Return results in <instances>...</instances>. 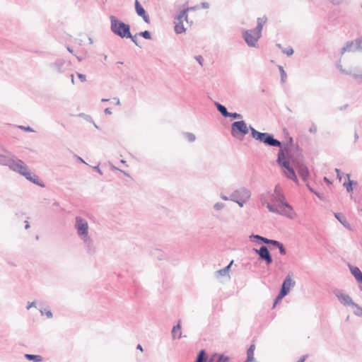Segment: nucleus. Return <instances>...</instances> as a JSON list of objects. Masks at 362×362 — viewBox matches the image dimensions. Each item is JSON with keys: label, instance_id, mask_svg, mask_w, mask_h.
<instances>
[{"label": "nucleus", "instance_id": "bb28decb", "mask_svg": "<svg viewBox=\"0 0 362 362\" xmlns=\"http://www.w3.org/2000/svg\"><path fill=\"white\" fill-rule=\"evenodd\" d=\"M334 217L345 227H348L349 223L347 222L346 218L340 213H334Z\"/></svg>", "mask_w": 362, "mask_h": 362}, {"label": "nucleus", "instance_id": "603ef678", "mask_svg": "<svg viewBox=\"0 0 362 362\" xmlns=\"http://www.w3.org/2000/svg\"><path fill=\"white\" fill-rule=\"evenodd\" d=\"M196 61L201 65L203 66L204 58L201 55H197L194 57Z\"/></svg>", "mask_w": 362, "mask_h": 362}, {"label": "nucleus", "instance_id": "c756f323", "mask_svg": "<svg viewBox=\"0 0 362 362\" xmlns=\"http://www.w3.org/2000/svg\"><path fill=\"white\" fill-rule=\"evenodd\" d=\"M286 144H288L290 149H291V147L293 146V145H295L293 144V139L292 137H290L289 139H288V141ZM285 155H286V158L290 161V159L293 158V157L291 156V150H290L288 154L286 153V152H285Z\"/></svg>", "mask_w": 362, "mask_h": 362}, {"label": "nucleus", "instance_id": "a19ab883", "mask_svg": "<svg viewBox=\"0 0 362 362\" xmlns=\"http://www.w3.org/2000/svg\"><path fill=\"white\" fill-rule=\"evenodd\" d=\"M356 47L358 51L362 52V37L356 39Z\"/></svg>", "mask_w": 362, "mask_h": 362}, {"label": "nucleus", "instance_id": "9b49d317", "mask_svg": "<svg viewBox=\"0 0 362 362\" xmlns=\"http://www.w3.org/2000/svg\"><path fill=\"white\" fill-rule=\"evenodd\" d=\"M278 214H281L288 218L293 219L295 216V213L293 212L292 206L287 203L286 202H284L282 203L279 204L278 205Z\"/></svg>", "mask_w": 362, "mask_h": 362}, {"label": "nucleus", "instance_id": "0eeeda50", "mask_svg": "<svg viewBox=\"0 0 362 362\" xmlns=\"http://www.w3.org/2000/svg\"><path fill=\"white\" fill-rule=\"evenodd\" d=\"M254 252L259 255V259L264 261L267 266L273 262V258L267 247L262 245L259 249H253Z\"/></svg>", "mask_w": 362, "mask_h": 362}, {"label": "nucleus", "instance_id": "c9c22d12", "mask_svg": "<svg viewBox=\"0 0 362 362\" xmlns=\"http://www.w3.org/2000/svg\"><path fill=\"white\" fill-rule=\"evenodd\" d=\"M184 135L185 136V138L189 141V142H193L195 141L196 139V136L195 135L193 134V133H191V132H185L184 133Z\"/></svg>", "mask_w": 362, "mask_h": 362}, {"label": "nucleus", "instance_id": "c85d7f7f", "mask_svg": "<svg viewBox=\"0 0 362 362\" xmlns=\"http://www.w3.org/2000/svg\"><path fill=\"white\" fill-rule=\"evenodd\" d=\"M270 197V192L263 193L259 195V200L262 205H267L268 202V197Z\"/></svg>", "mask_w": 362, "mask_h": 362}, {"label": "nucleus", "instance_id": "7c9ffc66", "mask_svg": "<svg viewBox=\"0 0 362 362\" xmlns=\"http://www.w3.org/2000/svg\"><path fill=\"white\" fill-rule=\"evenodd\" d=\"M255 349V345L251 344L247 350V358H250L252 359L255 360V357H254Z\"/></svg>", "mask_w": 362, "mask_h": 362}, {"label": "nucleus", "instance_id": "20e7f679", "mask_svg": "<svg viewBox=\"0 0 362 362\" xmlns=\"http://www.w3.org/2000/svg\"><path fill=\"white\" fill-rule=\"evenodd\" d=\"M250 127H247L244 120L236 121L231 124V134L233 137L238 138V135L245 136L249 132Z\"/></svg>", "mask_w": 362, "mask_h": 362}, {"label": "nucleus", "instance_id": "49530a36", "mask_svg": "<svg viewBox=\"0 0 362 362\" xmlns=\"http://www.w3.org/2000/svg\"><path fill=\"white\" fill-rule=\"evenodd\" d=\"M293 152L297 156L300 155V148L298 144L293 145V147H291V152Z\"/></svg>", "mask_w": 362, "mask_h": 362}, {"label": "nucleus", "instance_id": "680f3d73", "mask_svg": "<svg viewBox=\"0 0 362 362\" xmlns=\"http://www.w3.org/2000/svg\"><path fill=\"white\" fill-rule=\"evenodd\" d=\"M35 306H36V303H35V301H33V302H32V303H29V304L27 305L26 308H27L28 310H29V309H30V308H31L32 307H35Z\"/></svg>", "mask_w": 362, "mask_h": 362}, {"label": "nucleus", "instance_id": "dca6fc26", "mask_svg": "<svg viewBox=\"0 0 362 362\" xmlns=\"http://www.w3.org/2000/svg\"><path fill=\"white\" fill-rule=\"evenodd\" d=\"M81 240L83 241L84 247L88 254L93 255L95 252V247L93 240L89 235L82 238Z\"/></svg>", "mask_w": 362, "mask_h": 362}, {"label": "nucleus", "instance_id": "423d86ee", "mask_svg": "<svg viewBox=\"0 0 362 362\" xmlns=\"http://www.w3.org/2000/svg\"><path fill=\"white\" fill-rule=\"evenodd\" d=\"M290 165L293 168L294 167L297 170L298 175L304 181L307 180L309 177V171L304 163L293 158L290 159Z\"/></svg>", "mask_w": 362, "mask_h": 362}, {"label": "nucleus", "instance_id": "774afa93", "mask_svg": "<svg viewBox=\"0 0 362 362\" xmlns=\"http://www.w3.org/2000/svg\"><path fill=\"white\" fill-rule=\"evenodd\" d=\"M104 112H105V113L106 115H111L112 114V111H111L110 108H109V107L105 108Z\"/></svg>", "mask_w": 362, "mask_h": 362}, {"label": "nucleus", "instance_id": "f03ea898", "mask_svg": "<svg viewBox=\"0 0 362 362\" xmlns=\"http://www.w3.org/2000/svg\"><path fill=\"white\" fill-rule=\"evenodd\" d=\"M0 165L8 167L11 170L24 176L26 180L41 187L45 186L37 175L30 172L24 161L6 149H3L0 153Z\"/></svg>", "mask_w": 362, "mask_h": 362}, {"label": "nucleus", "instance_id": "3c124183", "mask_svg": "<svg viewBox=\"0 0 362 362\" xmlns=\"http://www.w3.org/2000/svg\"><path fill=\"white\" fill-rule=\"evenodd\" d=\"M277 248L279 250V253L281 255H285L286 254V250L282 243Z\"/></svg>", "mask_w": 362, "mask_h": 362}, {"label": "nucleus", "instance_id": "2eb2a0df", "mask_svg": "<svg viewBox=\"0 0 362 362\" xmlns=\"http://www.w3.org/2000/svg\"><path fill=\"white\" fill-rule=\"evenodd\" d=\"M348 267L350 269L351 274L354 276L356 281L361 284L359 286V289L362 291V272L360 270L358 267L353 266L350 264H348Z\"/></svg>", "mask_w": 362, "mask_h": 362}, {"label": "nucleus", "instance_id": "9d476101", "mask_svg": "<svg viewBox=\"0 0 362 362\" xmlns=\"http://www.w3.org/2000/svg\"><path fill=\"white\" fill-rule=\"evenodd\" d=\"M292 275V273H289L283 281L279 291L281 295L287 296L290 290L295 286L296 281L291 279Z\"/></svg>", "mask_w": 362, "mask_h": 362}, {"label": "nucleus", "instance_id": "09e8293b", "mask_svg": "<svg viewBox=\"0 0 362 362\" xmlns=\"http://www.w3.org/2000/svg\"><path fill=\"white\" fill-rule=\"evenodd\" d=\"M249 199H236L237 201H233L237 203L240 207H243L244 204Z\"/></svg>", "mask_w": 362, "mask_h": 362}, {"label": "nucleus", "instance_id": "bf43d9fd", "mask_svg": "<svg viewBox=\"0 0 362 362\" xmlns=\"http://www.w3.org/2000/svg\"><path fill=\"white\" fill-rule=\"evenodd\" d=\"M333 5H339L342 3V0H329Z\"/></svg>", "mask_w": 362, "mask_h": 362}, {"label": "nucleus", "instance_id": "8fccbe9b", "mask_svg": "<svg viewBox=\"0 0 362 362\" xmlns=\"http://www.w3.org/2000/svg\"><path fill=\"white\" fill-rule=\"evenodd\" d=\"M137 34L135 35H132L131 34V37H127L126 38H129L132 40V41L135 44V45L138 46V47H140L139 43H138V40H137Z\"/></svg>", "mask_w": 362, "mask_h": 362}, {"label": "nucleus", "instance_id": "ddd939ff", "mask_svg": "<svg viewBox=\"0 0 362 362\" xmlns=\"http://www.w3.org/2000/svg\"><path fill=\"white\" fill-rule=\"evenodd\" d=\"M334 294L337 298L339 301L344 305L351 306L354 305V302L352 300L351 298L349 295L344 293L341 290H334Z\"/></svg>", "mask_w": 362, "mask_h": 362}, {"label": "nucleus", "instance_id": "e433bc0d", "mask_svg": "<svg viewBox=\"0 0 362 362\" xmlns=\"http://www.w3.org/2000/svg\"><path fill=\"white\" fill-rule=\"evenodd\" d=\"M229 361L230 358L228 356H224L223 354H220L216 362H229ZM209 362H212V361H210Z\"/></svg>", "mask_w": 362, "mask_h": 362}, {"label": "nucleus", "instance_id": "4be33fe9", "mask_svg": "<svg viewBox=\"0 0 362 362\" xmlns=\"http://www.w3.org/2000/svg\"><path fill=\"white\" fill-rule=\"evenodd\" d=\"M208 355L204 349H201L196 357L195 362H207Z\"/></svg>", "mask_w": 362, "mask_h": 362}, {"label": "nucleus", "instance_id": "338daca9", "mask_svg": "<svg viewBox=\"0 0 362 362\" xmlns=\"http://www.w3.org/2000/svg\"><path fill=\"white\" fill-rule=\"evenodd\" d=\"M306 358H307V355H304L299 360H298L296 362H305Z\"/></svg>", "mask_w": 362, "mask_h": 362}, {"label": "nucleus", "instance_id": "cd10ccee", "mask_svg": "<svg viewBox=\"0 0 362 362\" xmlns=\"http://www.w3.org/2000/svg\"><path fill=\"white\" fill-rule=\"evenodd\" d=\"M185 30H186V29L184 27L182 21H179V22L177 23H176L175 25V32L177 34H182V33H185Z\"/></svg>", "mask_w": 362, "mask_h": 362}, {"label": "nucleus", "instance_id": "864d4df0", "mask_svg": "<svg viewBox=\"0 0 362 362\" xmlns=\"http://www.w3.org/2000/svg\"><path fill=\"white\" fill-rule=\"evenodd\" d=\"M20 129L25 131V132H34V130L29 126H27V127H25V126H19L18 127Z\"/></svg>", "mask_w": 362, "mask_h": 362}, {"label": "nucleus", "instance_id": "aec40b11", "mask_svg": "<svg viewBox=\"0 0 362 362\" xmlns=\"http://www.w3.org/2000/svg\"><path fill=\"white\" fill-rule=\"evenodd\" d=\"M349 71H351V76L355 79V80H362V69L360 67H354L351 69H349Z\"/></svg>", "mask_w": 362, "mask_h": 362}, {"label": "nucleus", "instance_id": "5701e85b", "mask_svg": "<svg viewBox=\"0 0 362 362\" xmlns=\"http://www.w3.org/2000/svg\"><path fill=\"white\" fill-rule=\"evenodd\" d=\"M214 105L223 117H227L229 112L227 110V108L224 105L218 102H215Z\"/></svg>", "mask_w": 362, "mask_h": 362}, {"label": "nucleus", "instance_id": "f3484780", "mask_svg": "<svg viewBox=\"0 0 362 362\" xmlns=\"http://www.w3.org/2000/svg\"><path fill=\"white\" fill-rule=\"evenodd\" d=\"M267 18L265 16H264L263 17H261V18H257V25L256 28L254 29H250V30L252 31H253L254 33L256 34L259 37H261L263 26L267 23Z\"/></svg>", "mask_w": 362, "mask_h": 362}, {"label": "nucleus", "instance_id": "39448f33", "mask_svg": "<svg viewBox=\"0 0 362 362\" xmlns=\"http://www.w3.org/2000/svg\"><path fill=\"white\" fill-rule=\"evenodd\" d=\"M74 227L76 230L78 236L80 238L88 236V221L81 216L75 218Z\"/></svg>", "mask_w": 362, "mask_h": 362}, {"label": "nucleus", "instance_id": "4c0bfd02", "mask_svg": "<svg viewBox=\"0 0 362 362\" xmlns=\"http://www.w3.org/2000/svg\"><path fill=\"white\" fill-rule=\"evenodd\" d=\"M227 117H230L232 119H242L243 116H242V115L237 113V112H228Z\"/></svg>", "mask_w": 362, "mask_h": 362}, {"label": "nucleus", "instance_id": "e2e57ef3", "mask_svg": "<svg viewBox=\"0 0 362 362\" xmlns=\"http://www.w3.org/2000/svg\"><path fill=\"white\" fill-rule=\"evenodd\" d=\"M273 193H276V194L277 193H282L279 185H276L274 191Z\"/></svg>", "mask_w": 362, "mask_h": 362}, {"label": "nucleus", "instance_id": "4d7b16f0", "mask_svg": "<svg viewBox=\"0 0 362 362\" xmlns=\"http://www.w3.org/2000/svg\"><path fill=\"white\" fill-rule=\"evenodd\" d=\"M309 132L310 133H315L317 132V126L313 123L309 129Z\"/></svg>", "mask_w": 362, "mask_h": 362}, {"label": "nucleus", "instance_id": "13d9d810", "mask_svg": "<svg viewBox=\"0 0 362 362\" xmlns=\"http://www.w3.org/2000/svg\"><path fill=\"white\" fill-rule=\"evenodd\" d=\"M271 240H272V239H268L267 238L263 237L262 244L264 243V244L270 245Z\"/></svg>", "mask_w": 362, "mask_h": 362}, {"label": "nucleus", "instance_id": "ea45409f", "mask_svg": "<svg viewBox=\"0 0 362 362\" xmlns=\"http://www.w3.org/2000/svg\"><path fill=\"white\" fill-rule=\"evenodd\" d=\"M337 69L340 71V72L343 74L348 75L351 74V71H349V70H346L342 67V65L339 63L337 65Z\"/></svg>", "mask_w": 362, "mask_h": 362}, {"label": "nucleus", "instance_id": "f257e3e1", "mask_svg": "<svg viewBox=\"0 0 362 362\" xmlns=\"http://www.w3.org/2000/svg\"><path fill=\"white\" fill-rule=\"evenodd\" d=\"M250 130L252 137L255 140L263 143L267 146L280 148L277 154L276 163L283 169V173L287 178L293 180L296 183H298L295 170L290 165L289 160L286 158L285 152L288 154L291 150L288 145L284 144V146H282L281 142L275 139L273 134L267 132H258L251 125H250Z\"/></svg>", "mask_w": 362, "mask_h": 362}, {"label": "nucleus", "instance_id": "a211bd4d", "mask_svg": "<svg viewBox=\"0 0 362 362\" xmlns=\"http://www.w3.org/2000/svg\"><path fill=\"white\" fill-rule=\"evenodd\" d=\"M233 264V260H231L230 262L226 267H225L223 269L216 271L215 276L216 278H219L220 276H225L226 275H228L229 271H230Z\"/></svg>", "mask_w": 362, "mask_h": 362}, {"label": "nucleus", "instance_id": "052dcab7", "mask_svg": "<svg viewBox=\"0 0 362 362\" xmlns=\"http://www.w3.org/2000/svg\"><path fill=\"white\" fill-rule=\"evenodd\" d=\"M335 172L337 173V178L341 180V170L338 168L335 169Z\"/></svg>", "mask_w": 362, "mask_h": 362}, {"label": "nucleus", "instance_id": "a18cd8bd", "mask_svg": "<svg viewBox=\"0 0 362 362\" xmlns=\"http://www.w3.org/2000/svg\"><path fill=\"white\" fill-rule=\"evenodd\" d=\"M286 296L282 294L281 295V293L279 292L278 295L276 296V298L274 299V305L273 306L274 307L279 301H281Z\"/></svg>", "mask_w": 362, "mask_h": 362}, {"label": "nucleus", "instance_id": "c03bdc74", "mask_svg": "<svg viewBox=\"0 0 362 362\" xmlns=\"http://www.w3.org/2000/svg\"><path fill=\"white\" fill-rule=\"evenodd\" d=\"M225 207V204L223 202H217L214 205V209L216 211H221Z\"/></svg>", "mask_w": 362, "mask_h": 362}, {"label": "nucleus", "instance_id": "f704fd0d", "mask_svg": "<svg viewBox=\"0 0 362 362\" xmlns=\"http://www.w3.org/2000/svg\"><path fill=\"white\" fill-rule=\"evenodd\" d=\"M351 306L356 308V310H354V314L356 315L362 316V308L360 305L356 303H354V305Z\"/></svg>", "mask_w": 362, "mask_h": 362}, {"label": "nucleus", "instance_id": "6e6552de", "mask_svg": "<svg viewBox=\"0 0 362 362\" xmlns=\"http://www.w3.org/2000/svg\"><path fill=\"white\" fill-rule=\"evenodd\" d=\"M66 66V61L61 58H58L54 62L48 64L50 71L55 74L64 73Z\"/></svg>", "mask_w": 362, "mask_h": 362}, {"label": "nucleus", "instance_id": "7ed1b4c3", "mask_svg": "<svg viewBox=\"0 0 362 362\" xmlns=\"http://www.w3.org/2000/svg\"><path fill=\"white\" fill-rule=\"evenodd\" d=\"M110 30L115 35L121 38L131 37V27L129 24L117 19L115 16H110Z\"/></svg>", "mask_w": 362, "mask_h": 362}, {"label": "nucleus", "instance_id": "412c9836", "mask_svg": "<svg viewBox=\"0 0 362 362\" xmlns=\"http://www.w3.org/2000/svg\"><path fill=\"white\" fill-rule=\"evenodd\" d=\"M270 199L272 202H277L279 204L285 202V196L283 193H271Z\"/></svg>", "mask_w": 362, "mask_h": 362}, {"label": "nucleus", "instance_id": "58836bf2", "mask_svg": "<svg viewBox=\"0 0 362 362\" xmlns=\"http://www.w3.org/2000/svg\"><path fill=\"white\" fill-rule=\"evenodd\" d=\"M266 206L270 212L275 213V214H277V212H279L278 207L275 206L274 205H273L270 203H267V204Z\"/></svg>", "mask_w": 362, "mask_h": 362}, {"label": "nucleus", "instance_id": "79ce46f5", "mask_svg": "<svg viewBox=\"0 0 362 362\" xmlns=\"http://www.w3.org/2000/svg\"><path fill=\"white\" fill-rule=\"evenodd\" d=\"M40 312L42 315H45L47 318H52L53 317V315H52V313L51 312V310L45 311V310H42V308H41L40 309Z\"/></svg>", "mask_w": 362, "mask_h": 362}, {"label": "nucleus", "instance_id": "6ab92c4d", "mask_svg": "<svg viewBox=\"0 0 362 362\" xmlns=\"http://www.w3.org/2000/svg\"><path fill=\"white\" fill-rule=\"evenodd\" d=\"M358 51V49L356 47V40L354 42H347L346 45L342 47L341 53V54H344L346 52H355Z\"/></svg>", "mask_w": 362, "mask_h": 362}, {"label": "nucleus", "instance_id": "6e6d98bb", "mask_svg": "<svg viewBox=\"0 0 362 362\" xmlns=\"http://www.w3.org/2000/svg\"><path fill=\"white\" fill-rule=\"evenodd\" d=\"M77 76L81 82H84L86 81V76L83 74L77 73Z\"/></svg>", "mask_w": 362, "mask_h": 362}, {"label": "nucleus", "instance_id": "a878e982", "mask_svg": "<svg viewBox=\"0 0 362 362\" xmlns=\"http://www.w3.org/2000/svg\"><path fill=\"white\" fill-rule=\"evenodd\" d=\"M180 329H181V325H180V322H179L177 325H175V326H174L173 327V329H172V337H173V339H175L176 337L177 333H178L177 338L178 339L181 338L182 332H181Z\"/></svg>", "mask_w": 362, "mask_h": 362}, {"label": "nucleus", "instance_id": "b1692460", "mask_svg": "<svg viewBox=\"0 0 362 362\" xmlns=\"http://www.w3.org/2000/svg\"><path fill=\"white\" fill-rule=\"evenodd\" d=\"M346 176L348 178L349 181L348 182H344V186L345 187L348 192H351L353 191V185H356L357 182L356 181L350 180L349 174H346Z\"/></svg>", "mask_w": 362, "mask_h": 362}, {"label": "nucleus", "instance_id": "72a5a7b5", "mask_svg": "<svg viewBox=\"0 0 362 362\" xmlns=\"http://www.w3.org/2000/svg\"><path fill=\"white\" fill-rule=\"evenodd\" d=\"M137 35L144 37V39H146V40L151 39V34L148 30L141 31V32L137 33Z\"/></svg>", "mask_w": 362, "mask_h": 362}, {"label": "nucleus", "instance_id": "4468645a", "mask_svg": "<svg viewBox=\"0 0 362 362\" xmlns=\"http://www.w3.org/2000/svg\"><path fill=\"white\" fill-rule=\"evenodd\" d=\"M134 6L136 14L139 16L141 17L144 22L149 23V16L147 14L146 10L144 8V7L141 6V4L139 3L138 0H135Z\"/></svg>", "mask_w": 362, "mask_h": 362}, {"label": "nucleus", "instance_id": "473e14b6", "mask_svg": "<svg viewBox=\"0 0 362 362\" xmlns=\"http://www.w3.org/2000/svg\"><path fill=\"white\" fill-rule=\"evenodd\" d=\"M189 11V8H185L180 11L179 16H177L178 21H182L184 18L185 21H187V12Z\"/></svg>", "mask_w": 362, "mask_h": 362}, {"label": "nucleus", "instance_id": "5fc2aeb1", "mask_svg": "<svg viewBox=\"0 0 362 362\" xmlns=\"http://www.w3.org/2000/svg\"><path fill=\"white\" fill-rule=\"evenodd\" d=\"M281 244V243L276 240H272L270 243L271 245L274 246L276 247H278Z\"/></svg>", "mask_w": 362, "mask_h": 362}, {"label": "nucleus", "instance_id": "37998d69", "mask_svg": "<svg viewBox=\"0 0 362 362\" xmlns=\"http://www.w3.org/2000/svg\"><path fill=\"white\" fill-rule=\"evenodd\" d=\"M279 69L280 74H281V81L282 82H284L285 78H286V74L283 66H279Z\"/></svg>", "mask_w": 362, "mask_h": 362}, {"label": "nucleus", "instance_id": "69168bd1", "mask_svg": "<svg viewBox=\"0 0 362 362\" xmlns=\"http://www.w3.org/2000/svg\"><path fill=\"white\" fill-rule=\"evenodd\" d=\"M93 169L95 170L99 174L103 175V172L99 168V165L93 167Z\"/></svg>", "mask_w": 362, "mask_h": 362}, {"label": "nucleus", "instance_id": "2f4dec72", "mask_svg": "<svg viewBox=\"0 0 362 362\" xmlns=\"http://www.w3.org/2000/svg\"><path fill=\"white\" fill-rule=\"evenodd\" d=\"M262 238L263 236H261L259 235L252 234L250 236V240L251 241H255L258 244H262Z\"/></svg>", "mask_w": 362, "mask_h": 362}, {"label": "nucleus", "instance_id": "0e129e2a", "mask_svg": "<svg viewBox=\"0 0 362 362\" xmlns=\"http://www.w3.org/2000/svg\"><path fill=\"white\" fill-rule=\"evenodd\" d=\"M201 5L203 8H208L209 7V4L207 2H202Z\"/></svg>", "mask_w": 362, "mask_h": 362}, {"label": "nucleus", "instance_id": "1a4fd4ad", "mask_svg": "<svg viewBox=\"0 0 362 362\" xmlns=\"http://www.w3.org/2000/svg\"><path fill=\"white\" fill-rule=\"evenodd\" d=\"M243 37L247 46L250 47H256L257 43L260 38L251 30H244L243 32Z\"/></svg>", "mask_w": 362, "mask_h": 362}, {"label": "nucleus", "instance_id": "de8ad7c7", "mask_svg": "<svg viewBox=\"0 0 362 362\" xmlns=\"http://www.w3.org/2000/svg\"><path fill=\"white\" fill-rule=\"evenodd\" d=\"M282 52L286 54L287 56H291L293 54V49L292 47H289L286 49H282Z\"/></svg>", "mask_w": 362, "mask_h": 362}, {"label": "nucleus", "instance_id": "f8f14e48", "mask_svg": "<svg viewBox=\"0 0 362 362\" xmlns=\"http://www.w3.org/2000/svg\"><path fill=\"white\" fill-rule=\"evenodd\" d=\"M250 196L251 192L249 189L245 187H241L231 193L230 195V200L237 201L236 199H250Z\"/></svg>", "mask_w": 362, "mask_h": 362}, {"label": "nucleus", "instance_id": "393cba45", "mask_svg": "<svg viewBox=\"0 0 362 362\" xmlns=\"http://www.w3.org/2000/svg\"><path fill=\"white\" fill-rule=\"evenodd\" d=\"M24 356L27 360L34 362H41L43 360V358L40 355L25 354Z\"/></svg>", "mask_w": 362, "mask_h": 362}]
</instances>
